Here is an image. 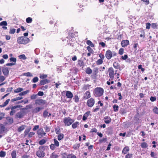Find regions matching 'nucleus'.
<instances>
[{
  "label": "nucleus",
  "instance_id": "1",
  "mask_svg": "<svg viewBox=\"0 0 158 158\" xmlns=\"http://www.w3.org/2000/svg\"><path fill=\"white\" fill-rule=\"evenodd\" d=\"M30 41V40L28 38L22 36L18 37L17 41L19 44H26L28 43Z\"/></svg>",
  "mask_w": 158,
  "mask_h": 158
},
{
  "label": "nucleus",
  "instance_id": "2",
  "mask_svg": "<svg viewBox=\"0 0 158 158\" xmlns=\"http://www.w3.org/2000/svg\"><path fill=\"white\" fill-rule=\"evenodd\" d=\"M94 93L95 96L100 97L103 94V89L101 88L97 87L94 89Z\"/></svg>",
  "mask_w": 158,
  "mask_h": 158
},
{
  "label": "nucleus",
  "instance_id": "3",
  "mask_svg": "<svg viewBox=\"0 0 158 158\" xmlns=\"http://www.w3.org/2000/svg\"><path fill=\"white\" fill-rule=\"evenodd\" d=\"M73 122L74 120L69 117L65 118L64 120L65 126H67L70 125Z\"/></svg>",
  "mask_w": 158,
  "mask_h": 158
},
{
  "label": "nucleus",
  "instance_id": "4",
  "mask_svg": "<svg viewBox=\"0 0 158 158\" xmlns=\"http://www.w3.org/2000/svg\"><path fill=\"white\" fill-rule=\"evenodd\" d=\"M46 102L45 100L42 99H38L35 101V104L39 106L44 105Z\"/></svg>",
  "mask_w": 158,
  "mask_h": 158
},
{
  "label": "nucleus",
  "instance_id": "5",
  "mask_svg": "<svg viewBox=\"0 0 158 158\" xmlns=\"http://www.w3.org/2000/svg\"><path fill=\"white\" fill-rule=\"evenodd\" d=\"M109 75L111 79H113L114 78V71L112 67L110 68L108 70Z\"/></svg>",
  "mask_w": 158,
  "mask_h": 158
},
{
  "label": "nucleus",
  "instance_id": "6",
  "mask_svg": "<svg viewBox=\"0 0 158 158\" xmlns=\"http://www.w3.org/2000/svg\"><path fill=\"white\" fill-rule=\"evenodd\" d=\"M94 104V100L93 98H91L88 100L87 105L89 107H92Z\"/></svg>",
  "mask_w": 158,
  "mask_h": 158
},
{
  "label": "nucleus",
  "instance_id": "7",
  "mask_svg": "<svg viewBox=\"0 0 158 158\" xmlns=\"http://www.w3.org/2000/svg\"><path fill=\"white\" fill-rule=\"evenodd\" d=\"M105 56L108 59H110L112 56V52L109 50H108L106 52Z\"/></svg>",
  "mask_w": 158,
  "mask_h": 158
},
{
  "label": "nucleus",
  "instance_id": "8",
  "mask_svg": "<svg viewBox=\"0 0 158 158\" xmlns=\"http://www.w3.org/2000/svg\"><path fill=\"white\" fill-rule=\"evenodd\" d=\"M36 155L39 157H43L45 156V153L43 150H39L36 152Z\"/></svg>",
  "mask_w": 158,
  "mask_h": 158
},
{
  "label": "nucleus",
  "instance_id": "9",
  "mask_svg": "<svg viewBox=\"0 0 158 158\" xmlns=\"http://www.w3.org/2000/svg\"><path fill=\"white\" fill-rule=\"evenodd\" d=\"M24 115V112L23 111H20L18 112L15 115L16 117L19 118H22Z\"/></svg>",
  "mask_w": 158,
  "mask_h": 158
},
{
  "label": "nucleus",
  "instance_id": "10",
  "mask_svg": "<svg viewBox=\"0 0 158 158\" xmlns=\"http://www.w3.org/2000/svg\"><path fill=\"white\" fill-rule=\"evenodd\" d=\"M2 71L5 76H8L9 74V71L8 68L7 67H3Z\"/></svg>",
  "mask_w": 158,
  "mask_h": 158
},
{
  "label": "nucleus",
  "instance_id": "11",
  "mask_svg": "<svg viewBox=\"0 0 158 158\" xmlns=\"http://www.w3.org/2000/svg\"><path fill=\"white\" fill-rule=\"evenodd\" d=\"M65 96L68 98H72L73 95V94L70 91H67L66 92Z\"/></svg>",
  "mask_w": 158,
  "mask_h": 158
},
{
  "label": "nucleus",
  "instance_id": "12",
  "mask_svg": "<svg viewBox=\"0 0 158 158\" xmlns=\"http://www.w3.org/2000/svg\"><path fill=\"white\" fill-rule=\"evenodd\" d=\"M37 133L39 135H40L41 136L45 135L46 133L44 132L43 129L40 128L37 131Z\"/></svg>",
  "mask_w": 158,
  "mask_h": 158
},
{
  "label": "nucleus",
  "instance_id": "13",
  "mask_svg": "<svg viewBox=\"0 0 158 158\" xmlns=\"http://www.w3.org/2000/svg\"><path fill=\"white\" fill-rule=\"evenodd\" d=\"M50 82V80L48 79L42 80L40 81L39 84L40 85H43L49 83Z\"/></svg>",
  "mask_w": 158,
  "mask_h": 158
},
{
  "label": "nucleus",
  "instance_id": "14",
  "mask_svg": "<svg viewBox=\"0 0 158 158\" xmlns=\"http://www.w3.org/2000/svg\"><path fill=\"white\" fill-rule=\"evenodd\" d=\"M43 109V107H37L33 110V112L35 113H37Z\"/></svg>",
  "mask_w": 158,
  "mask_h": 158
},
{
  "label": "nucleus",
  "instance_id": "15",
  "mask_svg": "<svg viewBox=\"0 0 158 158\" xmlns=\"http://www.w3.org/2000/svg\"><path fill=\"white\" fill-rule=\"evenodd\" d=\"M129 44L128 40H123L121 42V45L123 47H125Z\"/></svg>",
  "mask_w": 158,
  "mask_h": 158
},
{
  "label": "nucleus",
  "instance_id": "16",
  "mask_svg": "<svg viewBox=\"0 0 158 158\" xmlns=\"http://www.w3.org/2000/svg\"><path fill=\"white\" fill-rule=\"evenodd\" d=\"M104 118L105 120L104 122L106 124H109L110 123L111 119L110 117L108 116H106L104 117Z\"/></svg>",
  "mask_w": 158,
  "mask_h": 158
},
{
  "label": "nucleus",
  "instance_id": "17",
  "mask_svg": "<svg viewBox=\"0 0 158 158\" xmlns=\"http://www.w3.org/2000/svg\"><path fill=\"white\" fill-rule=\"evenodd\" d=\"M90 97V93L89 91L86 92L84 94V99H87Z\"/></svg>",
  "mask_w": 158,
  "mask_h": 158
},
{
  "label": "nucleus",
  "instance_id": "18",
  "mask_svg": "<svg viewBox=\"0 0 158 158\" xmlns=\"http://www.w3.org/2000/svg\"><path fill=\"white\" fill-rule=\"evenodd\" d=\"M6 129L3 125L1 124L0 125V134L2 133L6 130Z\"/></svg>",
  "mask_w": 158,
  "mask_h": 158
},
{
  "label": "nucleus",
  "instance_id": "19",
  "mask_svg": "<svg viewBox=\"0 0 158 158\" xmlns=\"http://www.w3.org/2000/svg\"><path fill=\"white\" fill-rule=\"evenodd\" d=\"M129 148L128 147L124 148L122 151V153L124 154H126L129 151Z\"/></svg>",
  "mask_w": 158,
  "mask_h": 158
},
{
  "label": "nucleus",
  "instance_id": "20",
  "mask_svg": "<svg viewBox=\"0 0 158 158\" xmlns=\"http://www.w3.org/2000/svg\"><path fill=\"white\" fill-rule=\"evenodd\" d=\"M6 119L9 123L12 124L13 123V118L10 117H7L6 118Z\"/></svg>",
  "mask_w": 158,
  "mask_h": 158
},
{
  "label": "nucleus",
  "instance_id": "21",
  "mask_svg": "<svg viewBox=\"0 0 158 158\" xmlns=\"http://www.w3.org/2000/svg\"><path fill=\"white\" fill-rule=\"evenodd\" d=\"M89 114V112H87L84 114L82 118V120L83 121H85L87 119Z\"/></svg>",
  "mask_w": 158,
  "mask_h": 158
},
{
  "label": "nucleus",
  "instance_id": "22",
  "mask_svg": "<svg viewBox=\"0 0 158 158\" xmlns=\"http://www.w3.org/2000/svg\"><path fill=\"white\" fill-rule=\"evenodd\" d=\"M23 90V89L22 88H18L14 90L15 93H18L20 92Z\"/></svg>",
  "mask_w": 158,
  "mask_h": 158
},
{
  "label": "nucleus",
  "instance_id": "23",
  "mask_svg": "<svg viewBox=\"0 0 158 158\" xmlns=\"http://www.w3.org/2000/svg\"><path fill=\"white\" fill-rule=\"evenodd\" d=\"M79 125V123L78 122H75L72 125V127L73 129L76 128Z\"/></svg>",
  "mask_w": 158,
  "mask_h": 158
},
{
  "label": "nucleus",
  "instance_id": "24",
  "mask_svg": "<svg viewBox=\"0 0 158 158\" xmlns=\"http://www.w3.org/2000/svg\"><path fill=\"white\" fill-rule=\"evenodd\" d=\"M29 92V90H27L26 91H23L22 92L20 93L19 94V95L20 96L23 95L27 94Z\"/></svg>",
  "mask_w": 158,
  "mask_h": 158
},
{
  "label": "nucleus",
  "instance_id": "25",
  "mask_svg": "<svg viewBox=\"0 0 158 158\" xmlns=\"http://www.w3.org/2000/svg\"><path fill=\"white\" fill-rule=\"evenodd\" d=\"M25 129L24 126L23 125H22L19 127L18 129V131L19 132H21L23 130Z\"/></svg>",
  "mask_w": 158,
  "mask_h": 158
},
{
  "label": "nucleus",
  "instance_id": "26",
  "mask_svg": "<svg viewBox=\"0 0 158 158\" xmlns=\"http://www.w3.org/2000/svg\"><path fill=\"white\" fill-rule=\"evenodd\" d=\"M87 44L88 45L92 47H94V44L92 43V42L89 40H88L87 41Z\"/></svg>",
  "mask_w": 158,
  "mask_h": 158
},
{
  "label": "nucleus",
  "instance_id": "27",
  "mask_svg": "<svg viewBox=\"0 0 158 158\" xmlns=\"http://www.w3.org/2000/svg\"><path fill=\"white\" fill-rule=\"evenodd\" d=\"M92 72V70L89 68H87L86 70V73L88 74H91Z\"/></svg>",
  "mask_w": 158,
  "mask_h": 158
},
{
  "label": "nucleus",
  "instance_id": "28",
  "mask_svg": "<svg viewBox=\"0 0 158 158\" xmlns=\"http://www.w3.org/2000/svg\"><path fill=\"white\" fill-rule=\"evenodd\" d=\"M64 137V135L63 134H59L58 136V139L59 140L62 139Z\"/></svg>",
  "mask_w": 158,
  "mask_h": 158
},
{
  "label": "nucleus",
  "instance_id": "29",
  "mask_svg": "<svg viewBox=\"0 0 158 158\" xmlns=\"http://www.w3.org/2000/svg\"><path fill=\"white\" fill-rule=\"evenodd\" d=\"M19 57L20 59H23V60H26L27 59V57L24 54H22L19 56Z\"/></svg>",
  "mask_w": 158,
  "mask_h": 158
},
{
  "label": "nucleus",
  "instance_id": "30",
  "mask_svg": "<svg viewBox=\"0 0 158 158\" xmlns=\"http://www.w3.org/2000/svg\"><path fill=\"white\" fill-rule=\"evenodd\" d=\"M141 146L142 148H146L148 147V145L147 143L145 142L142 143L141 144Z\"/></svg>",
  "mask_w": 158,
  "mask_h": 158
},
{
  "label": "nucleus",
  "instance_id": "31",
  "mask_svg": "<svg viewBox=\"0 0 158 158\" xmlns=\"http://www.w3.org/2000/svg\"><path fill=\"white\" fill-rule=\"evenodd\" d=\"M23 75L26 76L27 77H32V74L30 72H27V73H25L23 74Z\"/></svg>",
  "mask_w": 158,
  "mask_h": 158
},
{
  "label": "nucleus",
  "instance_id": "32",
  "mask_svg": "<svg viewBox=\"0 0 158 158\" xmlns=\"http://www.w3.org/2000/svg\"><path fill=\"white\" fill-rule=\"evenodd\" d=\"M48 112L46 110H45V111H44L43 113V116L44 118H46L48 116Z\"/></svg>",
  "mask_w": 158,
  "mask_h": 158
},
{
  "label": "nucleus",
  "instance_id": "33",
  "mask_svg": "<svg viewBox=\"0 0 158 158\" xmlns=\"http://www.w3.org/2000/svg\"><path fill=\"white\" fill-rule=\"evenodd\" d=\"M113 66L116 69H118L119 66L118 63L116 62H114L113 63Z\"/></svg>",
  "mask_w": 158,
  "mask_h": 158
},
{
  "label": "nucleus",
  "instance_id": "34",
  "mask_svg": "<svg viewBox=\"0 0 158 158\" xmlns=\"http://www.w3.org/2000/svg\"><path fill=\"white\" fill-rule=\"evenodd\" d=\"M7 22L6 21H3L2 22H1L0 23V26H7Z\"/></svg>",
  "mask_w": 158,
  "mask_h": 158
},
{
  "label": "nucleus",
  "instance_id": "35",
  "mask_svg": "<svg viewBox=\"0 0 158 158\" xmlns=\"http://www.w3.org/2000/svg\"><path fill=\"white\" fill-rule=\"evenodd\" d=\"M6 155L5 152L1 151L0 152V156L1 157H4Z\"/></svg>",
  "mask_w": 158,
  "mask_h": 158
},
{
  "label": "nucleus",
  "instance_id": "36",
  "mask_svg": "<svg viewBox=\"0 0 158 158\" xmlns=\"http://www.w3.org/2000/svg\"><path fill=\"white\" fill-rule=\"evenodd\" d=\"M16 152L15 151H13L11 153V156L12 158H16Z\"/></svg>",
  "mask_w": 158,
  "mask_h": 158
},
{
  "label": "nucleus",
  "instance_id": "37",
  "mask_svg": "<svg viewBox=\"0 0 158 158\" xmlns=\"http://www.w3.org/2000/svg\"><path fill=\"white\" fill-rule=\"evenodd\" d=\"M73 99L74 100V101L77 102L79 101V99L78 96L75 95L74 96Z\"/></svg>",
  "mask_w": 158,
  "mask_h": 158
},
{
  "label": "nucleus",
  "instance_id": "38",
  "mask_svg": "<svg viewBox=\"0 0 158 158\" xmlns=\"http://www.w3.org/2000/svg\"><path fill=\"white\" fill-rule=\"evenodd\" d=\"M21 106L20 105H18L16 106H12L11 108V110H14L15 109L17 108H20Z\"/></svg>",
  "mask_w": 158,
  "mask_h": 158
},
{
  "label": "nucleus",
  "instance_id": "39",
  "mask_svg": "<svg viewBox=\"0 0 158 158\" xmlns=\"http://www.w3.org/2000/svg\"><path fill=\"white\" fill-rule=\"evenodd\" d=\"M26 21L27 23H30L32 21V19L30 17H28L27 18Z\"/></svg>",
  "mask_w": 158,
  "mask_h": 158
},
{
  "label": "nucleus",
  "instance_id": "40",
  "mask_svg": "<svg viewBox=\"0 0 158 158\" xmlns=\"http://www.w3.org/2000/svg\"><path fill=\"white\" fill-rule=\"evenodd\" d=\"M153 112L156 114H158V108L156 107L154 108L153 110Z\"/></svg>",
  "mask_w": 158,
  "mask_h": 158
},
{
  "label": "nucleus",
  "instance_id": "41",
  "mask_svg": "<svg viewBox=\"0 0 158 158\" xmlns=\"http://www.w3.org/2000/svg\"><path fill=\"white\" fill-rule=\"evenodd\" d=\"M54 145L56 147H58L59 146V143L58 141L56 139H54Z\"/></svg>",
  "mask_w": 158,
  "mask_h": 158
},
{
  "label": "nucleus",
  "instance_id": "42",
  "mask_svg": "<svg viewBox=\"0 0 158 158\" xmlns=\"http://www.w3.org/2000/svg\"><path fill=\"white\" fill-rule=\"evenodd\" d=\"M15 32V29L14 28H11L10 29L9 33L11 34H14Z\"/></svg>",
  "mask_w": 158,
  "mask_h": 158
},
{
  "label": "nucleus",
  "instance_id": "43",
  "mask_svg": "<svg viewBox=\"0 0 158 158\" xmlns=\"http://www.w3.org/2000/svg\"><path fill=\"white\" fill-rule=\"evenodd\" d=\"M45 142L46 141L44 139H43L39 141V143L40 145H43L45 143Z\"/></svg>",
  "mask_w": 158,
  "mask_h": 158
},
{
  "label": "nucleus",
  "instance_id": "44",
  "mask_svg": "<svg viewBox=\"0 0 158 158\" xmlns=\"http://www.w3.org/2000/svg\"><path fill=\"white\" fill-rule=\"evenodd\" d=\"M133 155L132 154L128 153L125 156V158H131L132 157Z\"/></svg>",
  "mask_w": 158,
  "mask_h": 158
},
{
  "label": "nucleus",
  "instance_id": "45",
  "mask_svg": "<svg viewBox=\"0 0 158 158\" xmlns=\"http://www.w3.org/2000/svg\"><path fill=\"white\" fill-rule=\"evenodd\" d=\"M10 61H13L15 63L16 61V59L15 58L11 57L10 58Z\"/></svg>",
  "mask_w": 158,
  "mask_h": 158
},
{
  "label": "nucleus",
  "instance_id": "46",
  "mask_svg": "<svg viewBox=\"0 0 158 158\" xmlns=\"http://www.w3.org/2000/svg\"><path fill=\"white\" fill-rule=\"evenodd\" d=\"M102 62L103 61L101 59H98L96 62L98 64H102Z\"/></svg>",
  "mask_w": 158,
  "mask_h": 158
},
{
  "label": "nucleus",
  "instance_id": "47",
  "mask_svg": "<svg viewBox=\"0 0 158 158\" xmlns=\"http://www.w3.org/2000/svg\"><path fill=\"white\" fill-rule=\"evenodd\" d=\"M78 64L80 66H84V63L82 60H79L78 61Z\"/></svg>",
  "mask_w": 158,
  "mask_h": 158
},
{
  "label": "nucleus",
  "instance_id": "48",
  "mask_svg": "<svg viewBox=\"0 0 158 158\" xmlns=\"http://www.w3.org/2000/svg\"><path fill=\"white\" fill-rule=\"evenodd\" d=\"M51 158H57L58 157V156L55 154L54 153H52L51 156Z\"/></svg>",
  "mask_w": 158,
  "mask_h": 158
},
{
  "label": "nucleus",
  "instance_id": "49",
  "mask_svg": "<svg viewBox=\"0 0 158 158\" xmlns=\"http://www.w3.org/2000/svg\"><path fill=\"white\" fill-rule=\"evenodd\" d=\"M113 107L114 109V111H116L118 110V107L117 105H114L113 106Z\"/></svg>",
  "mask_w": 158,
  "mask_h": 158
},
{
  "label": "nucleus",
  "instance_id": "50",
  "mask_svg": "<svg viewBox=\"0 0 158 158\" xmlns=\"http://www.w3.org/2000/svg\"><path fill=\"white\" fill-rule=\"evenodd\" d=\"M10 99H7L6 100V101L3 103V104L5 106H6L9 103V101H10Z\"/></svg>",
  "mask_w": 158,
  "mask_h": 158
},
{
  "label": "nucleus",
  "instance_id": "51",
  "mask_svg": "<svg viewBox=\"0 0 158 158\" xmlns=\"http://www.w3.org/2000/svg\"><path fill=\"white\" fill-rule=\"evenodd\" d=\"M47 77V75L43 74L40 75V77L41 79H44L46 78Z\"/></svg>",
  "mask_w": 158,
  "mask_h": 158
},
{
  "label": "nucleus",
  "instance_id": "52",
  "mask_svg": "<svg viewBox=\"0 0 158 158\" xmlns=\"http://www.w3.org/2000/svg\"><path fill=\"white\" fill-rule=\"evenodd\" d=\"M37 95L33 94L31 97V99H34L36 98Z\"/></svg>",
  "mask_w": 158,
  "mask_h": 158
},
{
  "label": "nucleus",
  "instance_id": "53",
  "mask_svg": "<svg viewBox=\"0 0 158 158\" xmlns=\"http://www.w3.org/2000/svg\"><path fill=\"white\" fill-rule=\"evenodd\" d=\"M38 81V78L37 77H35L32 80L33 82L35 83L37 82Z\"/></svg>",
  "mask_w": 158,
  "mask_h": 158
},
{
  "label": "nucleus",
  "instance_id": "54",
  "mask_svg": "<svg viewBox=\"0 0 158 158\" xmlns=\"http://www.w3.org/2000/svg\"><path fill=\"white\" fill-rule=\"evenodd\" d=\"M107 140V138H103L102 139H100L99 140V142L101 143H102L103 142H106Z\"/></svg>",
  "mask_w": 158,
  "mask_h": 158
},
{
  "label": "nucleus",
  "instance_id": "55",
  "mask_svg": "<svg viewBox=\"0 0 158 158\" xmlns=\"http://www.w3.org/2000/svg\"><path fill=\"white\" fill-rule=\"evenodd\" d=\"M124 50L122 48H121L119 51V53L120 55H122L123 53Z\"/></svg>",
  "mask_w": 158,
  "mask_h": 158
},
{
  "label": "nucleus",
  "instance_id": "56",
  "mask_svg": "<svg viewBox=\"0 0 158 158\" xmlns=\"http://www.w3.org/2000/svg\"><path fill=\"white\" fill-rule=\"evenodd\" d=\"M138 68L139 69H141L142 72L144 71V69L142 67V66L141 64L139 65Z\"/></svg>",
  "mask_w": 158,
  "mask_h": 158
},
{
  "label": "nucleus",
  "instance_id": "57",
  "mask_svg": "<svg viewBox=\"0 0 158 158\" xmlns=\"http://www.w3.org/2000/svg\"><path fill=\"white\" fill-rule=\"evenodd\" d=\"M5 80V78L3 76H0V82H2Z\"/></svg>",
  "mask_w": 158,
  "mask_h": 158
},
{
  "label": "nucleus",
  "instance_id": "58",
  "mask_svg": "<svg viewBox=\"0 0 158 158\" xmlns=\"http://www.w3.org/2000/svg\"><path fill=\"white\" fill-rule=\"evenodd\" d=\"M15 64V63H8L6 64L7 66H12Z\"/></svg>",
  "mask_w": 158,
  "mask_h": 158
},
{
  "label": "nucleus",
  "instance_id": "59",
  "mask_svg": "<svg viewBox=\"0 0 158 158\" xmlns=\"http://www.w3.org/2000/svg\"><path fill=\"white\" fill-rule=\"evenodd\" d=\"M55 146L54 144H51L50 146V148L51 149L53 150L55 148Z\"/></svg>",
  "mask_w": 158,
  "mask_h": 158
},
{
  "label": "nucleus",
  "instance_id": "60",
  "mask_svg": "<svg viewBox=\"0 0 158 158\" xmlns=\"http://www.w3.org/2000/svg\"><path fill=\"white\" fill-rule=\"evenodd\" d=\"M37 95L39 96H42L43 95L44 93L42 91H39L38 92Z\"/></svg>",
  "mask_w": 158,
  "mask_h": 158
},
{
  "label": "nucleus",
  "instance_id": "61",
  "mask_svg": "<svg viewBox=\"0 0 158 158\" xmlns=\"http://www.w3.org/2000/svg\"><path fill=\"white\" fill-rule=\"evenodd\" d=\"M128 57L127 55H125L124 56H122V58L123 60H125L127 59Z\"/></svg>",
  "mask_w": 158,
  "mask_h": 158
},
{
  "label": "nucleus",
  "instance_id": "62",
  "mask_svg": "<svg viewBox=\"0 0 158 158\" xmlns=\"http://www.w3.org/2000/svg\"><path fill=\"white\" fill-rule=\"evenodd\" d=\"M151 24L149 23H147L146 24V28L147 29H149Z\"/></svg>",
  "mask_w": 158,
  "mask_h": 158
},
{
  "label": "nucleus",
  "instance_id": "63",
  "mask_svg": "<svg viewBox=\"0 0 158 158\" xmlns=\"http://www.w3.org/2000/svg\"><path fill=\"white\" fill-rule=\"evenodd\" d=\"M44 129L47 132H49L50 130V128L49 127H44Z\"/></svg>",
  "mask_w": 158,
  "mask_h": 158
},
{
  "label": "nucleus",
  "instance_id": "64",
  "mask_svg": "<svg viewBox=\"0 0 158 158\" xmlns=\"http://www.w3.org/2000/svg\"><path fill=\"white\" fill-rule=\"evenodd\" d=\"M150 100L152 102H154L156 101V98L155 97H151L150 98Z\"/></svg>",
  "mask_w": 158,
  "mask_h": 158
}]
</instances>
